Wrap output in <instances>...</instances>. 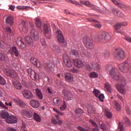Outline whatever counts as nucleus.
<instances>
[{
    "label": "nucleus",
    "instance_id": "f257e3e1",
    "mask_svg": "<svg viewBox=\"0 0 131 131\" xmlns=\"http://www.w3.org/2000/svg\"><path fill=\"white\" fill-rule=\"evenodd\" d=\"M107 70H111L110 71V74L114 79L116 80H118V79H121V83L118 84L116 85L117 89L118 90V92L122 94V95H124L125 94V90L124 89V86H125V78L123 76H119V72H118V70L116 68H112L111 66L107 65L106 66Z\"/></svg>",
    "mask_w": 131,
    "mask_h": 131
},
{
    "label": "nucleus",
    "instance_id": "f03ea898",
    "mask_svg": "<svg viewBox=\"0 0 131 131\" xmlns=\"http://www.w3.org/2000/svg\"><path fill=\"white\" fill-rule=\"evenodd\" d=\"M119 68L120 70L123 72V73H126V72H129L131 74V63L130 61L128 59L126 60L124 62L119 65Z\"/></svg>",
    "mask_w": 131,
    "mask_h": 131
},
{
    "label": "nucleus",
    "instance_id": "7ed1b4c3",
    "mask_svg": "<svg viewBox=\"0 0 131 131\" xmlns=\"http://www.w3.org/2000/svg\"><path fill=\"white\" fill-rule=\"evenodd\" d=\"M83 42L85 47L88 49L93 50V49L95 48V46L94 45V43H93L92 40H91L90 37L86 36L83 37Z\"/></svg>",
    "mask_w": 131,
    "mask_h": 131
},
{
    "label": "nucleus",
    "instance_id": "20e7f679",
    "mask_svg": "<svg viewBox=\"0 0 131 131\" xmlns=\"http://www.w3.org/2000/svg\"><path fill=\"white\" fill-rule=\"evenodd\" d=\"M114 56L117 60H122L125 57L124 51L121 49H117L116 50Z\"/></svg>",
    "mask_w": 131,
    "mask_h": 131
},
{
    "label": "nucleus",
    "instance_id": "39448f33",
    "mask_svg": "<svg viewBox=\"0 0 131 131\" xmlns=\"http://www.w3.org/2000/svg\"><path fill=\"white\" fill-rule=\"evenodd\" d=\"M97 38L99 40H102V39H103V40H105V41H108V40H110L111 36H110L109 33L103 32L98 36Z\"/></svg>",
    "mask_w": 131,
    "mask_h": 131
},
{
    "label": "nucleus",
    "instance_id": "423d86ee",
    "mask_svg": "<svg viewBox=\"0 0 131 131\" xmlns=\"http://www.w3.org/2000/svg\"><path fill=\"white\" fill-rule=\"evenodd\" d=\"M43 31L46 38L50 39L51 38V29H50V27L48 25L45 24L43 25Z\"/></svg>",
    "mask_w": 131,
    "mask_h": 131
},
{
    "label": "nucleus",
    "instance_id": "0eeeda50",
    "mask_svg": "<svg viewBox=\"0 0 131 131\" xmlns=\"http://www.w3.org/2000/svg\"><path fill=\"white\" fill-rule=\"evenodd\" d=\"M63 62L64 64H66V66L67 67H68L69 68H70L73 65V62L70 60V59H69V57L68 55L65 54L63 56Z\"/></svg>",
    "mask_w": 131,
    "mask_h": 131
},
{
    "label": "nucleus",
    "instance_id": "6e6552de",
    "mask_svg": "<svg viewBox=\"0 0 131 131\" xmlns=\"http://www.w3.org/2000/svg\"><path fill=\"white\" fill-rule=\"evenodd\" d=\"M21 114L27 118H31L33 116V113L29 109H24L21 111Z\"/></svg>",
    "mask_w": 131,
    "mask_h": 131
},
{
    "label": "nucleus",
    "instance_id": "1a4fd4ad",
    "mask_svg": "<svg viewBox=\"0 0 131 131\" xmlns=\"http://www.w3.org/2000/svg\"><path fill=\"white\" fill-rule=\"evenodd\" d=\"M56 33L58 42H59V43H64V42H65V39L62 34V32L60 30H57Z\"/></svg>",
    "mask_w": 131,
    "mask_h": 131
},
{
    "label": "nucleus",
    "instance_id": "9d476101",
    "mask_svg": "<svg viewBox=\"0 0 131 131\" xmlns=\"http://www.w3.org/2000/svg\"><path fill=\"white\" fill-rule=\"evenodd\" d=\"M22 94L25 99H33V94L29 90H25L23 91Z\"/></svg>",
    "mask_w": 131,
    "mask_h": 131
},
{
    "label": "nucleus",
    "instance_id": "9b49d317",
    "mask_svg": "<svg viewBox=\"0 0 131 131\" xmlns=\"http://www.w3.org/2000/svg\"><path fill=\"white\" fill-rule=\"evenodd\" d=\"M28 72L31 78L33 80H36V79H37L38 78V75L37 74L35 71H33V70L29 69L28 70Z\"/></svg>",
    "mask_w": 131,
    "mask_h": 131
},
{
    "label": "nucleus",
    "instance_id": "f8f14e48",
    "mask_svg": "<svg viewBox=\"0 0 131 131\" xmlns=\"http://www.w3.org/2000/svg\"><path fill=\"white\" fill-rule=\"evenodd\" d=\"M19 29L20 31L24 32V33H27V32H28V30L27 29V27H26V23H25V21H21L19 25Z\"/></svg>",
    "mask_w": 131,
    "mask_h": 131
},
{
    "label": "nucleus",
    "instance_id": "ddd939ff",
    "mask_svg": "<svg viewBox=\"0 0 131 131\" xmlns=\"http://www.w3.org/2000/svg\"><path fill=\"white\" fill-rule=\"evenodd\" d=\"M31 36L33 38L34 40H38L39 39V35L38 32L34 29L31 30Z\"/></svg>",
    "mask_w": 131,
    "mask_h": 131
},
{
    "label": "nucleus",
    "instance_id": "4468645a",
    "mask_svg": "<svg viewBox=\"0 0 131 131\" xmlns=\"http://www.w3.org/2000/svg\"><path fill=\"white\" fill-rule=\"evenodd\" d=\"M5 120L7 123H17V118L14 116H8Z\"/></svg>",
    "mask_w": 131,
    "mask_h": 131
},
{
    "label": "nucleus",
    "instance_id": "2eb2a0df",
    "mask_svg": "<svg viewBox=\"0 0 131 131\" xmlns=\"http://www.w3.org/2000/svg\"><path fill=\"white\" fill-rule=\"evenodd\" d=\"M17 45L19 47L20 49H25L26 48V45L24 43L23 41V39L20 37L17 38L16 40Z\"/></svg>",
    "mask_w": 131,
    "mask_h": 131
},
{
    "label": "nucleus",
    "instance_id": "dca6fc26",
    "mask_svg": "<svg viewBox=\"0 0 131 131\" xmlns=\"http://www.w3.org/2000/svg\"><path fill=\"white\" fill-rule=\"evenodd\" d=\"M74 64L78 68H82L84 67V62L80 59H75L74 60Z\"/></svg>",
    "mask_w": 131,
    "mask_h": 131
},
{
    "label": "nucleus",
    "instance_id": "f3484780",
    "mask_svg": "<svg viewBox=\"0 0 131 131\" xmlns=\"http://www.w3.org/2000/svg\"><path fill=\"white\" fill-rule=\"evenodd\" d=\"M62 92L63 93H64L63 96L64 97L65 99L67 101H69V100H70L72 98H73V96L71 95V93H70V92L68 91H65V90H63Z\"/></svg>",
    "mask_w": 131,
    "mask_h": 131
},
{
    "label": "nucleus",
    "instance_id": "a211bd4d",
    "mask_svg": "<svg viewBox=\"0 0 131 131\" xmlns=\"http://www.w3.org/2000/svg\"><path fill=\"white\" fill-rule=\"evenodd\" d=\"M65 79L68 82H72L73 81V75L70 73H67L64 74Z\"/></svg>",
    "mask_w": 131,
    "mask_h": 131
},
{
    "label": "nucleus",
    "instance_id": "6ab92c4d",
    "mask_svg": "<svg viewBox=\"0 0 131 131\" xmlns=\"http://www.w3.org/2000/svg\"><path fill=\"white\" fill-rule=\"evenodd\" d=\"M30 104L31 106L32 107H33V108H38V107H39V106H40V104L39 103L38 101L35 100L34 99L31 100L30 102Z\"/></svg>",
    "mask_w": 131,
    "mask_h": 131
},
{
    "label": "nucleus",
    "instance_id": "aec40b11",
    "mask_svg": "<svg viewBox=\"0 0 131 131\" xmlns=\"http://www.w3.org/2000/svg\"><path fill=\"white\" fill-rule=\"evenodd\" d=\"M81 55L82 57H86V58H91L92 57V55L91 54V53H90L88 50L85 49H83Z\"/></svg>",
    "mask_w": 131,
    "mask_h": 131
},
{
    "label": "nucleus",
    "instance_id": "412c9836",
    "mask_svg": "<svg viewBox=\"0 0 131 131\" xmlns=\"http://www.w3.org/2000/svg\"><path fill=\"white\" fill-rule=\"evenodd\" d=\"M9 116V113L6 110L0 111V117L3 119H6Z\"/></svg>",
    "mask_w": 131,
    "mask_h": 131
},
{
    "label": "nucleus",
    "instance_id": "4be33fe9",
    "mask_svg": "<svg viewBox=\"0 0 131 131\" xmlns=\"http://www.w3.org/2000/svg\"><path fill=\"white\" fill-rule=\"evenodd\" d=\"M88 20L89 22H93V23H97L96 24H94V26L96 28H101V27H102V26L101 25V24H100V23H98L97 20H95L93 18H88Z\"/></svg>",
    "mask_w": 131,
    "mask_h": 131
},
{
    "label": "nucleus",
    "instance_id": "5701e85b",
    "mask_svg": "<svg viewBox=\"0 0 131 131\" xmlns=\"http://www.w3.org/2000/svg\"><path fill=\"white\" fill-rule=\"evenodd\" d=\"M13 85L16 90H21L22 89V84L18 81H14L13 82Z\"/></svg>",
    "mask_w": 131,
    "mask_h": 131
},
{
    "label": "nucleus",
    "instance_id": "b1692460",
    "mask_svg": "<svg viewBox=\"0 0 131 131\" xmlns=\"http://www.w3.org/2000/svg\"><path fill=\"white\" fill-rule=\"evenodd\" d=\"M25 39L28 45H29L31 47H32V46H33V39H32V38L28 36H26Z\"/></svg>",
    "mask_w": 131,
    "mask_h": 131
},
{
    "label": "nucleus",
    "instance_id": "393cba45",
    "mask_svg": "<svg viewBox=\"0 0 131 131\" xmlns=\"http://www.w3.org/2000/svg\"><path fill=\"white\" fill-rule=\"evenodd\" d=\"M53 102L55 106H60L61 103H62V99L59 97H56L53 99Z\"/></svg>",
    "mask_w": 131,
    "mask_h": 131
},
{
    "label": "nucleus",
    "instance_id": "a878e982",
    "mask_svg": "<svg viewBox=\"0 0 131 131\" xmlns=\"http://www.w3.org/2000/svg\"><path fill=\"white\" fill-rule=\"evenodd\" d=\"M13 101L14 102V103L18 104L19 106H20V107H25V106H26V105L23 101H21L18 98L13 99Z\"/></svg>",
    "mask_w": 131,
    "mask_h": 131
},
{
    "label": "nucleus",
    "instance_id": "bb28decb",
    "mask_svg": "<svg viewBox=\"0 0 131 131\" xmlns=\"http://www.w3.org/2000/svg\"><path fill=\"white\" fill-rule=\"evenodd\" d=\"M6 75L10 77H15L16 76V73L14 71L9 70L6 72Z\"/></svg>",
    "mask_w": 131,
    "mask_h": 131
},
{
    "label": "nucleus",
    "instance_id": "cd10ccee",
    "mask_svg": "<svg viewBox=\"0 0 131 131\" xmlns=\"http://www.w3.org/2000/svg\"><path fill=\"white\" fill-rule=\"evenodd\" d=\"M70 55H72L75 57H79V53H78V51L76 49H73L70 52Z\"/></svg>",
    "mask_w": 131,
    "mask_h": 131
},
{
    "label": "nucleus",
    "instance_id": "c85d7f7f",
    "mask_svg": "<svg viewBox=\"0 0 131 131\" xmlns=\"http://www.w3.org/2000/svg\"><path fill=\"white\" fill-rule=\"evenodd\" d=\"M52 50L55 53H60L61 52V50H60V48H59V46H58L56 44H54V45H53Z\"/></svg>",
    "mask_w": 131,
    "mask_h": 131
},
{
    "label": "nucleus",
    "instance_id": "c756f323",
    "mask_svg": "<svg viewBox=\"0 0 131 131\" xmlns=\"http://www.w3.org/2000/svg\"><path fill=\"white\" fill-rule=\"evenodd\" d=\"M11 51L12 53L15 55V57H18L19 51H18V49H17V48L15 47H12Z\"/></svg>",
    "mask_w": 131,
    "mask_h": 131
},
{
    "label": "nucleus",
    "instance_id": "7c9ffc66",
    "mask_svg": "<svg viewBox=\"0 0 131 131\" xmlns=\"http://www.w3.org/2000/svg\"><path fill=\"white\" fill-rule=\"evenodd\" d=\"M55 117L57 119V121L56 120V119H55V118H53L52 120V121L54 123V124H57V123H58V122H59V124L62 123V121L59 120V116L56 115V116H55Z\"/></svg>",
    "mask_w": 131,
    "mask_h": 131
},
{
    "label": "nucleus",
    "instance_id": "2f4dec72",
    "mask_svg": "<svg viewBox=\"0 0 131 131\" xmlns=\"http://www.w3.org/2000/svg\"><path fill=\"white\" fill-rule=\"evenodd\" d=\"M6 23L7 24H10V25H12L13 23V17L8 16V17L6 18Z\"/></svg>",
    "mask_w": 131,
    "mask_h": 131
},
{
    "label": "nucleus",
    "instance_id": "473e14b6",
    "mask_svg": "<svg viewBox=\"0 0 131 131\" xmlns=\"http://www.w3.org/2000/svg\"><path fill=\"white\" fill-rule=\"evenodd\" d=\"M31 63H32V64H33L35 66L37 67V63H38V60L34 57H31Z\"/></svg>",
    "mask_w": 131,
    "mask_h": 131
},
{
    "label": "nucleus",
    "instance_id": "72a5a7b5",
    "mask_svg": "<svg viewBox=\"0 0 131 131\" xmlns=\"http://www.w3.org/2000/svg\"><path fill=\"white\" fill-rule=\"evenodd\" d=\"M75 113L78 117H80V116L82 115V113H83V111L80 108H77L75 111Z\"/></svg>",
    "mask_w": 131,
    "mask_h": 131
},
{
    "label": "nucleus",
    "instance_id": "f704fd0d",
    "mask_svg": "<svg viewBox=\"0 0 131 131\" xmlns=\"http://www.w3.org/2000/svg\"><path fill=\"white\" fill-rule=\"evenodd\" d=\"M35 24L38 28H40V27H41V21H40V19L36 18L35 19Z\"/></svg>",
    "mask_w": 131,
    "mask_h": 131
},
{
    "label": "nucleus",
    "instance_id": "c9c22d12",
    "mask_svg": "<svg viewBox=\"0 0 131 131\" xmlns=\"http://www.w3.org/2000/svg\"><path fill=\"white\" fill-rule=\"evenodd\" d=\"M91 64H92L93 68H95V69H99L100 66H99V63H98V62H97L96 61H92Z\"/></svg>",
    "mask_w": 131,
    "mask_h": 131
},
{
    "label": "nucleus",
    "instance_id": "e433bc0d",
    "mask_svg": "<svg viewBox=\"0 0 131 131\" xmlns=\"http://www.w3.org/2000/svg\"><path fill=\"white\" fill-rule=\"evenodd\" d=\"M36 94L40 100L42 99V94H41V91H40V90L39 89L36 90Z\"/></svg>",
    "mask_w": 131,
    "mask_h": 131
},
{
    "label": "nucleus",
    "instance_id": "4c0bfd02",
    "mask_svg": "<svg viewBox=\"0 0 131 131\" xmlns=\"http://www.w3.org/2000/svg\"><path fill=\"white\" fill-rule=\"evenodd\" d=\"M105 89L106 90L107 92L108 93H111V85L109 83H106L105 84Z\"/></svg>",
    "mask_w": 131,
    "mask_h": 131
},
{
    "label": "nucleus",
    "instance_id": "58836bf2",
    "mask_svg": "<svg viewBox=\"0 0 131 131\" xmlns=\"http://www.w3.org/2000/svg\"><path fill=\"white\" fill-rule=\"evenodd\" d=\"M34 119H35L36 121H37V122H39L41 120V119L39 117L38 114L35 113L34 114Z\"/></svg>",
    "mask_w": 131,
    "mask_h": 131
},
{
    "label": "nucleus",
    "instance_id": "ea45409f",
    "mask_svg": "<svg viewBox=\"0 0 131 131\" xmlns=\"http://www.w3.org/2000/svg\"><path fill=\"white\" fill-rule=\"evenodd\" d=\"M114 104L115 108L116 109V110H117V111H120L121 107H120V105L119 104V103H118V102H117V101H115Z\"/></svg>",
    "mask_w": 131,
    "mask_h": 131
},
{
    "label": "nucleus",
    "instance_id": "a19ab883",
    "mask_svg": "<svg viewBox=\"0 0 131 131\" xmlns=\"http://www.w3.org/2000/svg\"><path fill=\"white\" fill-rule=\"evenodd\" d=\"M67 3H71V4H73V5H76V6H80V4L76 1H73L72 0H66Z\"/></svg>",
    "mask_w": 131,
    "mask_h": 131
},
{
    "label": "nucleus",
    "instance_id": "79ce46f5",
    "mask_svg": "<svg viewBox=\"0 0 131 131\" xmlns=\"http://www.w3.org/2000/svg\"><path fill=\"white\" fill-rule=\"evenodd\" d=\"M98 76V75L96 72H92L90 73V77L91 78H97Z\"/></svg>",
    "mask_w": 131,
    "mask_h": 131
},
{
    "label": "nucleus",
    "instance_id": "37998d69",
    "mask_svg": "<svg viewBox=\"0 0 131 131\" xmlns=\"http://www.w3.org/2000/svg\"><path fill=\"white\" fill-rule=\"evenodd\" d=\"M118 8H120V9H122V10H123V9H126V8H127V6L121 2L118 6Z\"/></svg>",
    "mask_w": 131,
    "mask_h": 131
},
{
    "label": "nucleus",
    "instance_id": "c03bdc74",
    "mask_svg": "<svg viewBox=\"0 0 131 131\" xmlns=\"http://www.w3.org/2000/svg\"><path fill=\"white\" fill-rule=\"evenodd\" d=\"M121 23H118L116 24L114 26V29L115 30H118L120 28H121Z\"/></svg>",
    "mask_w": 131,
    "mask_h": 131
},
{
    "label": "nucleus",
    "instance_id": "a18cd8bd",
    "mask_svg": "<svg viewBox=\"0 0 131 131\" xmlns=\"http://www.w3.org/2000/svg\"><path fill=\"white\" fill-rule=\"evenodd\" d=\"M100 127L102 130H103V131H107L108 129V128H107V126H106V124L104 123H102L100 125Z\"/></svg>",
    "mask_w": 131,
    "mask_h": 131
},
{
    "label": "nucleus",
    "instance_id": "49530a36",
    "mask_svg": "<svg viewBox=\"0 0 131 131\" xmlns=\"http://www.w3.org/2000/svg\"><path fill=\"white\" fill-rule=\"evenodd\" d=\"M83 5H85V6H86L87 7H89V8H91V7H95L94 5H92L89 1L84 2Z\"/></svg>",
    "mask_w": 131,
    "mask_h": 131
},
{
    "label": "nucleus",
    "instance_id": "de8ad7c7",
    "mask_svg": "<svg viewBox=\"0 0 131 131\" xmlns=\"http://www.w3.org/2000/svg\"><path fill=\"white\" fill-rule=\"evenodd\" d=\"M96 109L94 107H90L88 108V113H95Z\"/></svg>",
    "mask_w": 131,
    "mask_h": 131
},
{
    "label": "nucleus",
    "instance_id": "09e8293b",
    "mask_svg": "<svg viewBox=\"0 0 131 131\" xmlns=\"http://www.w3.org/2000/svg\"><path fill=\"white\" fill-rule=\"evenodd\" d=\"M112 1L117 7H119L120 3H121V1L119 0H112Z\"/></svg>",
    "mask_w": 131,
    "mask_h": 131
},
{
    "label": "nucleus",
    "instance_id": "8fccbe9b",
    "mask_svg": "<svg viewBox=\"0 0 131 131\" xmlns=\"http://www.w3.org/2000/svg\"><path fill=\"white\" fill-rule=\"evenodd\" d=\"M0 84H2L3 85H5L6 84V80L5 79L0 75Z\"/></svg>",
    "mask_w": 131,
    "mask_h": 131
},
{
    "label": "nucleus",
    "instance_id": "3c124183",
    "mask_svg": "<svg viewBox=\"0 0 131 131\" xmlns=\"http://www.w3.org/2000/svg\"><path fill=\"white\" fill-rule=\"evenodd\" d=\"M93 94H94V96H95V97L98 98V95L100 94V91L97 89H94L93 91Z\"/></svg>",
    "mask_w": 131,
    "mask_h": 131
},
{
    "label": "nucleus",
    "instance_id": "603ef678",
    "mask_svg": "<svg viewBox=\"0 0 131 131\" xmlns=\"http://www.w3.org/2000/svg\"><path fill=\"white\" fill-rule=\"evenodd\" d=\"M105 115L107 118H112V114L110 112H105Z\"/></svg>",
    "mask_w": 131,
    "mask_h": 131
},
{
    "label": "nucleus",
    "instance_id": "864d4df0",
    "mask_svg": "<svg viewBox=\"0 0 131 131\" xmlns=\"http://www.w3.org/2000/svg\"><path fill=\"white\" fill-rule=\"evenodd\" d=\"M67 106V104H66V102H64L63 105L60 106V110H61V111H64V110L66 109Z\"/></svg>",
    "mask_w": 131,
    "mask_h": 131
},
{
    "label": "nucleus",
    "instance_id": "5fc2aeb1",
    "mask_svg": "<svg viewBox=\"0 0 131 131\" xmlns=\"http://www.w3.org/2000/svg\"><path fill=\"white\" fill-rule=\"evenodd\" d=\"M47 91L49 95H53V94H54V90H53V89L51 88L48 87L47 88Z\"/></svg>",
    "mask_w": 131,
    "mask_h": 131
},
{
    "label": "nucleus",
    "instance_id": "6e6d98bb",
    "mask_svg": "<svg viewBox=\"0 0 131 131\" xmlns=\"http://www.w3.org/2000/svg\"><path fill=\"white\" fill-rule=\"evenodd\" d=\"M103 56L104 57V58H108L110 56V53L109 51H105L103 53Z\"/></svg>",
    "mask_w": 131,
    "mask_h": 131
},
{
    "label": "nucleus",
    "instance_id": "4d7b16f0",
    "mask_svg": "<svg viewBox=\"0 0 131 131\" xmlns=\"http://www.w3.org/2000/svg\"><path fill=\"white\" fill-rule=\"evenodd\" d=\"M119 129L120 131H123V124L120 122H119Z\"/></svg>",
    "mask_w": 131,
    "mask_h": 131
},
{
    "label": "nucleus",
    "instance_id": "13d9d810",
    "mask_svg": "<svg viewBox=\"0 0 131 131\" xmlns=\"http://www.w3.org/2000/svg\"><path fill=\"white\" fill-rule=\"evenodd\" d=\"M124 120L125 121V122L126 123V124H127V125H130V122L129 121L128 119H127V118L125 117L124 118Z\"/></svg>",
    "mask_w": 131,
    "mask_h": 131
},
{
    "label": "nucleus",
    "instance_id": "bf43d9fd",
    "mask_svg": "<svg viewBox=\"0 0 131 131\" xmlns=\"http://www.w3.org/2000/svg\"><path fill=\"white\" fill-rule=\"evenodd\" d=\"M27 8H28V6H17L16 9L18 10H24L27 9Z\"/></svg>",
    "mask_w": 131,
    "mask_h": 131
},
{
    "label": "nucleus",
    "instance_id": "052dcab7",
    "mask_svg": "<svg viewBox=\"0 0 131 131\" xmlns=\"http://www.w3.org/2000/svg\"><path fill=\"white\" fill-rule=\"evenodd\" d=\"M98 99L101 101V102H103L104 100V95L100 94L98 96Z\"/></svg>",
    "mask_w": 131,
    "mask_h": 131
},
{
    "label": "nucleus",
    "instance_id": "680f3d73",
    "mask_svg": "<svg viewBox=\"0 0 131 131\" xmlns=\"http://www.w3.org/2000/svg\"><path fill=\"white\" fill-rule=\"evenodd\" d=\"M86 69L87 71H88L89 72H90V71H92V67L89 64H86Z\"/></svg>",
    "mask_w": 131,
    "mask_h": 131
},
{
    "label": "nucleus",
    "instance_id": "e2e57ef3",
    "mask_svg": "<svg viewBox=\"0 0 131 131\" xmlns=\"http://www.w3.org/2000/svg\"><path fill=\"white\" fill-rule=\"evenodd\" d=\"M90 123H92V125H93V126H95V127H97V126H98L97 124H96V122H95V121H94L93 120L90 119Z\"/></svg>",
    "mask_w": 131,
    "mask_h": 131
},
{
    "label": "nucleus",
    "instance_id": "0e129e2a",
    "mask_svg": "<svg viewBox=\"0 0 131 131\" xmlns=\"http://www.w3.org/2000/svg\"><path fill=\"white\" fill-rule=\"evenodd\" d=\"M41 43L42 46L46 47L47 46V43H46V40H45V39L42 38L41 39Z\"/></svg>",
    "mask_w": 131,
    "mask_h": 131
},
{
    "label": "nucleus",
    "instance_id": "69168bd1",
    "mask_svg": "<svg viewBox=\"0 0 131 131\" xmlns=\"http://www.w3.org/2000/svg\"><path fill=\"white\" fill-rule=\"evenodd\" d=\"M112 11L113 13H114V14H115V15H116L117 13H119V12H118V9H116L114 8H112Z\"/></svg>",
    "mask_w": 131,
    "mask_h": 131
},
{
    "label": "nucleus",
    "instance_id": "338daca9",
    "mask_svg": "<svg viewBox=\"0 0 131 131\" xmlns=\"http://www.w3.org/2000/svg\"><path fill=\"white\" fill-rule=\"evenodd\" d=\"M119 13H116V15L118 17H123V14L121 12V11L118 10Z\"/></svg>",
    "mask_w": 131,
    "mask_h": 131
},
{
    "label": "nucleus",
    "instance_id": "774afa93",
    "mask_svg": "<svg viewBox=\"0 0 131 131\" xmlns=\"http://www.w3.org/2000/svg\"><path fill=\"white\" fill-rule=\"evenodd\" d=\"M125 40L128 41V42H131V37H125Z\"/></svg>",
    "mask_w": 131,
    "mask_h": 131
}]
</instances>
